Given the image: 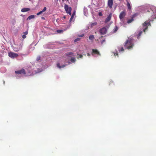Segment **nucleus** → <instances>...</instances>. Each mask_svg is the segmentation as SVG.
Here are the masks:
<instances>
[{
  "mask_svg": "<svg viewBox=\"0 0 156 156\" xmlns=\"http://www.w3.org/2000/svg\"><path fill=\"white\" fill-rule=\"evenodd\" d=\"M148 11L153 12L154 15L149 18L148 20L146 21L144 23L140 30L136 33V35H137L138 38L141 35L143 32H145L146 30H147L148 27L151 25L150 22L153 21L154 19L156 18V7L152 6L150 11Z\"/></svg>",
  "mask_w": 156,
  "mask_h": 156,
  "instance_id": "nucleus-1",
  "label": "nucleus"
},
{
  "mask_svg": "<svg viewBox=\"0 0 156 156\" xmlns=\"http://www.w3.org/2000/svg\"><path fill=\"white\" fill-rule=\"evenodd\" d=\"M43 70V69H38L37 71H32L31 68L29 67L27 69H26L25 70L22 69L16 71H15V73L16 74L15 76L17 78L19 79L22 77L23 76H31L32 75L41 72Z\"/></svg>",
  "mask_w": 156,
  "mask_h": 156,
  "instance_id": "nucleus-2",
  "label": "nucleus"
},
{
  "mask_svg": "<svg viewBox=\"0 0 156 156\" xmlns=\"http://www.w3.org/2000/svg\"><path fill=\"white\" fill-rule=\"evenodd\" d=\"M76 61V59L74 57L71 58L70 60H69L67 59H64L63 58H61L58 62L57 63V67L61 69L65 67L67 65L62 64L63 63H66V62H68V64H71L75 62Z\"/></svg>",
  "mask_w": 156,
  "mask_h": 156,
  "instance_id": "nucleus-3",
  "label": "nucleus"
},
{
  "mask_svg": "<svg viewBox=\"0 0 156 156\" xmlns=\"http://www.w3.org/2000/svg\"><path fill=\"white\" fill-rule=\"evenodd\" d=\"M102 5V0H92L91 5H89L88 7L93 8H101Z\"/></svg>",
  "mask_w": 156,
  "mask_h": 156,
  "instance_id": "nucleus-4",
  "label": "nucleus"
},
{
  "mask_svg": "<svg viewBox=\"0 0 156 156\" xmlns=\"http://www.w3.org/2000/svg\"><path fill=\"white\" fill-rule=\"evenodd\" d=\"M134 41L133 37H128L125 42V47L128 49L133 48L134 45Z\"/></svg>",
  "mask_w": 156,
  "mask_h": 156,
  "instance_id": "nucleus-5",
  "label": "nucleus"
},
{
  "mask_svg": "<svg viewBox=\"0 0 156 156\" xmlns=\"http://www.w3.org/2000/svg\"><path fill=\"white\" fill-rule=\"evenodd\" d=\"M126 12L125 11H122L119 14V18L121 20V24L122 25H124L123 18L126 16Z\"/></svg>",
  "mask_w": 156,
  "mask_h": 156,
  "instance_id": "nucleus-6",
  "label": "nucleus"
},
{
  "mask_svg": "<svg viewBox=\"0 0 156 156\" xmlns=\"http://www.w3.org/2000/svg\"><path fill=\"white\" fill-rule=\"evenodd\" d=\"M92 55L94 57H97L100 55L99 52L96 49H93L92 50Z\"/></svg>",
  "mask_w": 156,
  "mask_h": 156,
  "instance_id": "nucleus-7",
  "label": "nucleus"
},
{
  "mask_svg": "<svg viewBox=\"0 0 156 156\" xmlns=\"http://www.w3.org/2000/svg\"><path fill=\"white\" fill-rule=\"evenodd\" d=\"M64 8L66 13L69 14L70 15H71V11L72 10L71 8L69 7L67 5H65L64 6Z\"/></svg>",
  "mask_w": 156,
  "mask_h": 156,
  "instance_id": "nucleus-8",
  "label": "nucleus"
},
{
  "mask_svg": "<svg viewBox=\"0 0 156 156\" xmlns=\"http://www.w3.org/2000/svg\"><path fill=\"white\" fill-rule=\"evenodd\" d=\"M76 52L77 55H79L78 58H81L82 57L83 55L82 54H83V52L81 49H77L76 50Z\"/></svg>",
  "mask_w": 156,
  "mask_h": 156,
  "instance_id": "nucleus-9",
  "label": "nucleus"
},
{
  "mask_svg": "<svg viewBox=\"0 0 156 156\" xmlns=\"http://www.w3.org/2000/svg\"><path fill=\"white\" fill-rule=\"evenodd\" d=\"M9 56L12 58H14L18 56V55L16 53L10 52L8 53Z\"/></svg>",
  "mask_w": 156,
  "mask_h": 156,
  "instance_id": "nucleus-10",
  "label": "nucleus"
},
{
  "mask_svg": "<svg viewBox=\"0 0 156 156\" xmlns=\"http://www.w3.org/2000/svg\"><path fill=\"white\" fill-rule=\"evenodd\" d=\"M100 33L102 35L105 34L107 32V29L105 27H103L100 29L99 30Z\"/></svg>",
  "mask_w": 156,
  "mask_h": 156,
  "instance_id": "nucleus-11",
  "label": "nucleus"
},
{
  "mask_svg": "<svg viewBox=\"0 0 156 156\" xmlns=\"http://www.w3.org/2000/svg\"><path fill=\"white\" fill-rule=\"evenodd\" d=\"M113 0H108V6L110 9H111L113 5Z\"/></svg>",
  "mask_w": 156,
  "mask_h": 156,
  "instance_id": "nucleus-12",
  "label": "nucleus"
},
{
  "mask_svg": "<svg viewBox=\"0 0 156 156\" xmlns=\"http://www.w3.org/2000/svg\"><path fill=\"white\" fill-rule=\"evenodd\" d=\"M112 13H111L107 17L106 19L105 20V23H108L111 20L112 17Z\"/></svg>",
  "mask_w": 156,
  "mask_h": 156,
  "instance_id": "nucleus-13",
  "label": "nucleus"
},
{
  "mask_svg": "<svg viewBox=\"0 0 156 156\" xmlns=\"http://www.w3.org/2000/svg\"><path fill=\"white\" fill-rule=\"evenodd\" d=\"M83 14L84 15L86 16H87L88 15V10L87 8L85 7H84Z\"/></svg>",
  "mask_w": 156,
  "mask_h": 156,
  "instance_id": "nucleus-14",
  "label": "nucleus"
},
{
  "mask_svg": "<svg viewBox=\"0 0 156 156\" xmlns=\"http://www.w3.org/2000/svg\"><path fill=\"white\" fill-rule=\"evenodd\" d=\"M75 14H76V11H74L73 12V14L71 16V18L70 19V20L69 21L70 23H71L72 21V20L73 19V18L74 17L75 15Z\"/></svg>",
  "mask_w": 156,
  "mask_h": 156,
  "instance_id": "nucleus-15",
  "label": "nucleus"
},
{
  "mask_svg": "<svg viewBox=\"0 0 156 156\" xmlns=\"http://www.w3.org/2000/svg\"><path fill=\"white\" fill-rule=\"evenodd\" d=\"M127 2L126 5L127 6L129 10L131 9V6L128 0H126Z\"/></svg>",
  "mask_w": 156,
  "mask_h": 156,
  "instance_id": "nucleus-16",
  "label": "nucleus"
},
{
  "mask_svg": "<svg viewBox=\"0 0 156 156\" xmlns=\"http://www.w3.org/2000/svg\"><path fill=\"white\" fill-rule=\"evenodd\" d=\"M30 10V9L27 8H23L21 10V11L23 12H27L28 11H29Z\"/></svg>",
  "mask_w": 156,
  "mask_h": 156,
  "instance_id": "nucleus-17",
  "label": "nucleus"
},
{
  "mask_svg": "<svg viewBox=\"0 0 156 156\" xmlns=\"http://www.w3.org/2000/svg\"><path fill=\"white\" fill-rule=\"evenodd\" d=\"M118 49L119 52H122L124 51V49L122 47L120 46L118 47Z\"/></svg>",
  "mask_w": 156,
  "mask_h": 156,
  "instance_id": "nucleus-18",
  "label": "nucleus"
},
{
  "mask_svg": "<svg viewBox=\"0 0 156 156\" xmlns=\"http://www.w3.org/2000/svg\"><path fill=\"white\" fill-rule=\"evenodd\" d=\"M73 53L72 52H68L66 54V55L67 57H71L73 55Z\"/></svg>",
  "mask_w": 156,
  "mask_h": 156,
  "instance_id": "nucleus-19",
  "label": "nucleus"
},
{
  "mask_svg": "<svg viewBox=\"0 0 156 156\" xmlns=\"http://www.w3.org/2000/svg\"><path fill=\"white\" fill-rule=\"evenodd\" d=\"M35 17L34 15H31L27 19V20H30L31 19H34Z\"/></svg>",
  "mask_w": 156,
  "mask_h": 156,
  "instance_id": "nucleus-20",
  "label": "nucleus"
},
{
  "mask_svg": "<svg viewBox=\"0 0 156 156\" xmlns=\"http://www.w3.org/2000/svg\"><path fill=\"white\" fill-rule=\"evenodd\" d=\"M89 40L92 41L94 38V36L93 35H91L89 36Z\"/></svg>",
  "mask_w": 156,
  "mask_h": 156,
  "instance_id": "nucleus-21",
  "label": "nucleus"
},
{
  "mask_svg": "<svg viewBox=\"0 0 156 156\" xmlns=\"http://www.w3.org/2000/svg\"><path fill=\"white\" fill-rule=\"evenodd\" d=\"M21 48V47L18 48L16 47H14L13 50L15 51H19Z\"/></svg>",
  "mask_w": 156,
  "mask_h": 156,
  "instance_id": "nucleus-22",
  "label": "nucleus"
},
{
  "mask_svg": "<svg viewBox=\"0 0 156 156\" xmlns=\"http://www.w3.org/2000/svg\"><path fill=\"white\" fill-rule=\"evenodd\" d=\"M118 29V27L117 26H115L113 30V32L114 33H115L117 31Z\"/></svg>",
  "mask_w": 156,
  "mask_h": 156,
  "instance_id": "nucleus-23",
  "label": "nucleus"
},
{
  "mask_svg": "<svg viewBox=\"0 0 156 156\" xmlns=\"http://www.w3.org/2000/svg\"><path fill=\"white\" fill-rule=\"evenodd\" d=\"M134 20L133 18H131V19L128 20L127 21V23H129L133 22Z\"/></svg>",
  "mask_w": 156,
  "mask_h": 156,
  "instance_id": "nucleus-24",
  "label": "nucleus"
},
{
  "mask_svg": "<svg viewBox=\"0 0 156 156\" xmlns=\"http://www.w3.org/2000/svg\"><path fill=\"white\" fill-rule=\"evenodd\" d=\"M97 22H94V23H92L90 26V27L91 28L93 26L96 25L97 24Z\"/></svg>",
  "mask_w": 156,
  "mask_h": 156,
  "instance_id": "nucleus-25",
  "label": "nucleus"
},
{
  "mask_svg": "<svg viewBox=\"0 0 156 156\" xmlns=\"http://www.w3.org/2000/svg\"><path fill=\"white\" fill-rule=\"evenodd\" d=\"M113 54L115 56L116 55L117 56H118V53L117 52V51L116 50H115V51L113 52Z\"/></svg>",
  "mask_w": 156,
  "mask_h": 156,
  "instance_id": "nucleus-26",
  "label": "nucleus"
},
{
  "mask_svg": "<svg viewBox=\"0 0 156 156\" xmlns=\"http://www.w3.org/2000/svg\"><path fill=\"white\" fill-rule=\"evenodd\" d=\"M1 72L2 73H4L6 71V70L5 68H2L0 69Z\"/></svg>",
  "mask_w": 156,
  "mask_h": 156,
  "instance_id": "nucleus-27",
  "label": "nucleus"
},
{
  "mask_svg": "<svg viewBox=\"0 0 156 156\" xmlns=\"http://www.w3.org/2000/svg\"><path fill=\"white\" fill-rule=\"evenodd\" d=\"M80 38H77L74 40V41L75 42H76L77 41H79L80 40Z\"/></svg>",
  "mask_w": 156,
  "mask_h": 156,
  "instance_id": "nucleus-28",
  "label": "nucleus"
},
{
  "mask_svg": "<svg viewBox=\"0 0 156 156\" xmlns=\"http://www.w3.org/2000/svg\"><path fill=\"white\" fill-rule=\"evenodd\" d=\"M63 31V30H57V32L58 33H61Z\"/></svg>",
  "mask_w": 156,
  "mask_h": 156,
  "instance_id": "nucleus-29",
  "label": "nucleus"
},
{
  "mask_svg": "<svg viewBox=\"0 0 156 156\" xmlns=\"http://www.w3.org/2000/svg\"><path fill=\"white\" fill-rule=\"evenodd\" d=\"M46 9H47L46 7H44V8H43V10L41 11L42 12H45L46 11Z\"/></svg>",
  "mask_w": 156,
  "mask_h": 156,
  "instance_id": "nucleus-30",
  "label": "nucleus"
},
{
  "mask_svg": "<svg viewBox=\"0 0 156 156\" xmlns=\"http://www.w3.org/2000/svg\"><path fill=\"white\" fill-rule=\"evenodd\" d=\"M42 13H43V12L42 11H41L40 12H39L37 13V15L38 16V15L41 14Z\"/></svg>",
  "mask_w": 156,
  "mask_h": 156,
  "instance_id": "nucleus-31",
  "label": "nucleus"
},
{
  "mask_svg": "<svg viewBox=\"0 0 156 156\" xmlns=\"http://www.w3.org/2000/svg\"><path fill=\"white\" fill-rule=\"evenodd\" d=\"M84 36V34H81L78 35V36L79 37H82Z\"/></svg>",
  "mask_w": 156,
  "mask_h": 156,
  "instance_id": "nucleus-32",
  "label": "nucleus"
},
{
  "mask_svg": "<svg viewBox=\"0 0 156 156\" xmlns=\"http://www.w3.org/2000/svg\"><path fill=\"white\" fill-rule=\"evenodd\" d=\"M28 31H27L25 32H23V34L24 35H25L26 36V35H27V34H28Z\"/></svg>",
  "mask_w": 156,
  "mask_h": 156,
  "instance_id": "nucleus-33",
  "label": "nucleus"
},
{
  "mask_svg": "<svg viewBox=\"0 0 156 156\" xmlns=\"http://www.w3.org/2000/svg\"><path fill=\"white\" fill-rule=\"evenodd\" d=\"M40 56H38L37 58V61H39L40 59Z\"/></svg>",
  "mask_w": 156,
  "mask_h": 156,
  "instance_id": "nucleus-34",
  "label": "nucleus"
},
{
  "mask_svg": "<svg viewBox=\"0 0 156 156\" xmlns=\"http://www.w3.org/2000/svg\"><path fill=\"white\" fill-rule=\"evenodd\" d=\"M26 36L25 35H23L22 36V38L23 39H25L26 38Z\"/></svg>",
  "mask_w": 156,
  "mask_h": 156,
  "instance_id": "nucleus-35",
  "label": "nucleus"
},
{
  "mask_svg": "<svg viewBox=\"0 0 156 156\" xmlns=\"http://www.w3.org/2000/svg\"><path fill=\"white\" fill-rule=\"evenodd\" d=\"M65 18H66V16H64L63 17H62L61 19L62 20H63Z\"/></svg>",
  "mask_w": 156,
  "mask_h": 156,
  "instance_id": "nucleus-36",
  "label": "nucleus"
},
{
  "mask_svg": "<svg viewBox=\"0 0 156 156\" xmlns=\"http://www.w3.org/2000/svg\"><path fill=\"white\" fill-rule=\"evenodd\" d=\"M105 40H103V41H101V44H103L104 42H105Z\"/></svg>",
  "mask_w": 156,
  "mask_h": 156,
  "instance_id": "nucleus-37",
  "label": "nucleus"
},
{
  "mask_svg": "<svg viewBox=\"0 0 156 156\" xmlns=\"http://www.w3.org/2000/svg\"><path fill=\"white\" fill-rule=\"evenodd\" d=\"M87 55L88 56H89L90 55V54L89 53H87Z\"/></svg>",
  "mask_w": 156,
  "mask_h": 156,
  "instance_id": "nucleus-38",
  "label": "nucleus"
},
{
  "mask_svg": "<svg viewBox=\"0 0 156 156\" xmlns=\"http://www.w3.org/2000/svg\"><path fill=\"white\" fill-rule=\"evenodd\" d=\"M41 19H43V20H45V18H44V17H41Z\"/></svg>",
  "mask_w": 156,
  "mask_h": 156,
  "instance_id": "nucleus-39",
  "label": "nucleus"
},
{
  "mask_svg": "<svg viewBox=\"0 0 156 156\" xmlns=\"http://www.w3.org/2000/svg\"><path fill=\"white\" fill-rule=\"evenodd\" d=\"M59 19H56V21L57 22H58L59 21Z\"/></svg>",
  "mask_w": 156,
  "mask_h": 156,
  "instance_id": "nucleus-40",
  "label": "nucleus"
},
{
  "mask_svg": "<svg viewBox=\"0 0 156 156\" xmlns=\"http://www.w3.org/2000/svg\"><path fill=\"white\" fill-rule=\"evenodd\" d=\"M99 16H101V12H100L99 14Z\"/></svg>",
  "mask_w": 156,
  "mask_h": 156,
  "instance_id": "nucleus-41",
  "label": "nucleus"
}]
</instances>
